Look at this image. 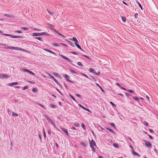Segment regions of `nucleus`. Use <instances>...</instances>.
<instances>
[{
    "mask_svg": "<svg viewBox=\"0 0 158 158\" xmlns=\"http://www.w3.org/2000/svg\"><path fill=\"white\" fill-rule=\"evenodd\" d=\"M74 125L76 127H78L79 126V125L77 123H75L74 124Z\"/></svg>",
    "mask_w": 158,
    "mask_h": 158,
    "instance_id": "nucleus-56",
    "label": "nucleus"
},
{
    "mask_svg": "<svg viewBox=\"0 0 158 158\" xmlns=\"http://www.w3.org/2000/svg\"><path fill=\"white\" fill-rule=\"evenodd\" d=\"M145 144L146 147L148 148H151L152 147V145L151 143L148 141L146 142L145 143Z\"/></svg>",
    "mask_w": 158,
    "mask_h": 158,
    "instance_id": "nucleus-5",
    "label": "nucleus"
},
{
    "mask_svg": "<svg viewBox=\"0 0 158 158\" xmlns=\"http://www.w3.org/2000/svg\"><path fill=\"white\" fill-rule=\"evenodd\" d=\"M90 77L92 78L91 79H90L91 80H94L95 81H96V79L93 76H90Z\"/></svg>",
    "mask_w": 158,
    "mask_h": 158,
    "instance_id": "nucleus-38",
    "label": "nucleus"
},
{
    "mask_svg": "<svg viewBox=\"0 0 158 158\" xmlns=\"http://www.w3.org/2000/svg\"><path fill=\"white\" fill-rule=\"evenodd\" d=\"M53 75H54L55 76H56V77H60L61 76L58 73H53Z\"/></svg>",
    "mask_w": 158,
    "mask_h": 158,
    "instance_id": "nucleus-15",
    "label": "nucleus"
},
{
    "mask_svg": "<svg viewBox=\"0 0 158 158\" xmlns=\"http://www.w3.org/2000/svg\"><path fill=\"white\" fill-rule=\"evenodd\" d=\"M125 94L126 96H131V94H129L128 93H126Z\"/></svg>",
    "mask_w": 158,
    "mask_h": 158,
    "instance_id": "nucleus-52",
    "label": "nucleus"
},
{
    "mask_svg": "<svg viewBox=\"0 0 158 158\" xmlns=\"http://www.w3.org/2000/svg\"><path fill=\"white\" fill-rule=\"evenodd\" d=\"M127 91L133 94V93H134V91H133V90H132L129 89V90H127Z\"/></svg>",
    "mask_w": 158,
    "mask_h": 158,
    "instance_id": "nucleus-31",
    "label": "nucleus"
},
{
    "mask_svg": "<svg viewBox=\"0 0 158 158\" xmlns=\"http://www.w3.org/2000/svg\"><path fill=\"white\" fill-rule=\"evenodd\" d=\"M50 106L52 108H56V106L55 105L52 104H51Z\"/></svg>",
    "mask_w": 158,
    "mask_h": 158,
    "instance_id": "nucleus-26",
    "label": "nucleus"
},
{
    "mask_svg": "<svg viewBox=\"0 0 158 158\" xmlns=\"http://www.w3.org/2000/svg\"><path fill=\"white\" fill-rule=\"evenodd\" d=\"M122 20L124 22H126V18L125 17H122Z\"/></svg>",
    "mask_w": 158,
    "mask_h": 158,
    "instance_id": "nucleus-44",
    "label": "nucleus"
},
{
    "mask_svg": "<svg viewBox=\"0 0 158 158\" xmlns=\"http://www.w3.org/2000/svg\"><path fill=\"white\" fill-rule=\"evenodd\" d=\"M67 42H68V43L70 45H71V46L73 47H74V45L73 44L72 42L70 41L67 40Z\"/></svg>",
    "mask_w": 158,
    "mask_h": 158,
    "instance_id": "nucleus-12",
    "label": "nucleus"
},
{
    "mask_svg": "<svg viewBox=\"0 0 158 158\" xmlns=\"http://www.w3.org/2000/svg\"><path fill=\"white\" fill-rule=\"evenodd\" d=\"M137 3H138V5H139V6L141 8V10H142V6L141 5V4L138 2H137Z\"/></svg>",
    "mask_w": 158,
    "mask_h": 158,
    "instance_id": "nucleus-46",
    "label": "nucleus"
},
{
    "mask_svg": "<svg viewBox=\"0 0 158 158\" xmlns=\"http://www.w3.org/2000/svg\"><path fill=\"white\" fill-rule=\"evenodd\" d=\"M17 50H19L21 51L23 50V49L19 48H18V49H17Z\"/></svg>",
    "mask_w": 158,
    "mask_h": 158,
    "instance_id": "nucleus-59",
    "label": "nucleus"
},
{
    "mask_svg": "<svg viewBox=\"0 0 158 158\" xmlns=\"http://www.w3.org/2000/svg\"><path fill=\"white\" fill-rule=\"evenodd\" d=\"M49 27L52 29L53 28H54L55 27H54V25L51 24H49L48 25Z\"/></svg>",
    "mask_w": 158,
    "mask_h": 158,
    "instance_id": "nucleus-21",
    "label": "nucleus"
},
{
    "mask_svg": "<svg viewBox=\"0 0 158 158\" xmlns=\"http://www.w3.org/2000/svg\"><path fill=\"white\" fill-rule=\"evenodd\" d=\"M81 126L84 129H85V127L83 123H82L81 124Z\"/></svg>",
    "mask_w": 158,
    "mask_h": 158,
    "instance_id": "nucleus-40",
    "label": "nucleus"
},
{
    "mask_svg": "<svg viewBox=\"0 0 158 158\" xmlns=\"http://www.w3.org/2000/svg\"><path fill=\"white\" fill-rule=\"evenodd\" d=\"M18 84V82H14L11 83H10L8 84V85L9 86H12L15 85H17Z\"/></svg>",
    "mask_w": 158,
    "mask_h": 158,
    "instance_id": "nucleus-8",
    "label": "nucleus"
},
{
    "mask_svg": "<svg viewBox=\"0 0 158 158\" xmlns=\"http://www.w3.org/2000/svg\"><path fill=\"white\" fill-rule=\"evenodd\" d=\"M114 146L116 148H118V146L117 144L114 143H113Z\"/></svg>",
    "mask_w": 158,
    "mask_h": 158,
    "instance_id": "nucleus-35",
    "label": "nucleus"
},
{
    "mask_svg": "<svg viewBox=\"0 0 158 158\" xmlns=\"http://www.w3.org/2000/svg\"><path fill=\"white\" fill-rule=\"evenodd\" d=\"M44 50L46 51H47V52H50V53H52V54H54L55 55H56V53H55L54 52H53L52 51H50V50H49V49H44Z\"/></svg>",
    "mask_w": 158,
    "mask_h": 158,
    "instance_id": "nucleus-7",
    "label": "nucleus"
},
{
    "mask_svg": "<svg viewBox=\"0 0 158 158\" xmlns=\"http://www.w3.org/2000/svg\"><path fill=\"white\" fill-rule=\"evenodd\" d=\"M2 35L5 36H10V37L12 38H23V37L21 36H14L11 35L6 34H3Z\"/></svg>",
    "mask_w": 158,
    "mask_h": 158,
    "instance_id": "nucleus-2",
    "label": "nucleus"
},
{
    "mask_svg": "<svg viewBox=\"0 0 158 158\" xmlns=\"http://www.w3.org/2000/svg\"><path fill=\"white\" fill-rule=\"evenodd\" d=\"M81 75H82V76L87 77V78H88V76L85 74L84 73H81Z\"/></svg>",
    "mask_w": 158,
    "mask_h": 158,
    "instance_id": "nucleus-36",
    "label": "nucleus"
},
{
    "mask_svg": "<svg viewBox=\"0 0 158 158\" xmlns=\"http://www.w3.org/2000/svg\"><path fill=\"white\" fill-rule=\"evenodd\" d=\"M27 72L29 73L30 74H31L32 75H35V74L33 73L31 71L29 70H28Z\"/></svg>",
    "mask_w": 158,
    "mask_h": 158,
    "instance_id": "nucleus-33",
    "label": "nucleus"
},
{
    "mask_svg": "<svg viewBox=\"0 0 158 158\" xmlns=\"http://www.w3.org/2000/svg\"><path fill=\"white\" fill-rule=\"evenodd\" d=\"M138 16V14L137 13H136L135 15V17L136 19H137V17Z\"/></svg>",
    "mask_w": 158,
    "mask_h": 158,
    "instance_id": "nucleus-57",
    "label": "nucleus"
},
{
    "mask_svg": "<svg viewBox=\"0 0 158 158\" xmlns=\"http://www.w3.org/2000/svg\"><path fill=\"white\" fill-rule=\"evenodd\" d=\"M4 16L9 18H12L14 17V16L8 14H5Z\"/></svg>",
    "mask_w": 158,
    "mask_h": 158,
    "instance_id": "nucleus-11",
    "label": "nucleus"
},
{
    "mask_svg": "<svg viewBox=\"0 0 158 158\" xmlns=\"http://www.w3.org/2000/svg\"><path fill=\"white\" fill-rule=\"evenodd\" d=\"M75 45L78 48L83 51V50L81 48L80 46L78 44H75Z\"/></svg>",
    "mask_w": 158,
    "mask_h": 158,
    "instance_id": "nucleus-23",
    "label": "nucleus"
},
{
    "mask_svg": "<svg viewBox=\"0 0 158 158\" xmlns=\"http://www.w3.org/2000/svg\"><path fill=\"white\" fill-rule=\"evenodd\" d=\"M109 124L111 126L113 127H115V125H114V124L113 123H109Z\"/></svg>",
    "mask_w": 158,
    "mask_h": 158,
    "instance_id": "nucleus-29",
    "label": "nucleus"
},
{
    "mask_svg": "<svg viewBox=\"0 0 158 158\" xmlns=\"http://www.w3.org/2000/svg\"><path fill=\"white\" fill-rule=\"evenodd\" d=\"M35 39H38V40H40V41H42V37H35Z\"/></svg>",
    "mask_w": 158,
    "mask_h": 158,
    "instance_id": "nucleus-30",
    "label": "nucleus"
},
{
    "mask_svg": "<svg viewBox=\"0 0 158 158\" xmlns=\"http://www.w3.org/2000/svg\"><path fill=\"white\" fill-rule=\"evenodd\" d=\"M89 72H92V73H95V70L93 69L92 68H90L89 69Z\"/></svg>",
    "mask_w": 158,
    "mask_h": 158,
    "instance_id": "nucleus-16",
    "label": "nucleus"
},
{
    "mask_svg": "<svg viewBox=\"0 0 158 158\" xmlns=\"http://www.w3.org/2000/svg\"><path fill=\"white\" fill-rule=\"evenodd\" d=\"M54 81L56 83V84L58 85H60L59 82L57 81V80L56 79H54Z\"/></svg>",
    "mask_w": 158,
    "mask_h": 158,
    "instance_id": "nucleus-48",
    "label": "nucleus"
},
{
    "mask_svg": "<svg viewBox=\"0 0 158 158\" xmlns=\"http://www.w3.org/2000/svg\"><path fill=\"white\" fill-rule=\"evenodd\" d=\"M52 45L53 46H59V45L57 44L56 43H52Z\"/></svg>",
    "mask_w": 158,
    "mask_h": 158,
    "instance_id": "nucleus-27",
    "label": "nucleus"
},
{
    "mask_svg": "<svg viewBox=\"0 0 158 158\" xmlns=\"http://www.w3.org/2000/svg\"><path fill=\"white\" fill-rule=\"evenodd\" d=\"M15 32H17L18 33H21L22 32L21 31L17 30L15 31Z\"/></svg>",
    "mask_w": 158,
    "mask_h": 158,
    "instance_id": "nucleus-50",
    "label": "nucleus"
},
{
    "mask_svg": "<svg viewBox=\"0 0 158 158\" xmlns=\"http://www.w3.org/2000/svg\"><path fill=\"white\" fill-rule=\"evenodd\" d=\"M17 50H19L21 51L23 50V49L19 48H18V49H17Z\"/></svg>",
    "mask_w": 158,
    "mask_h": 158,
    "instance_id": "nucleus-60",
    "label": "nucleus"
},
{
    "mask_svg": "<svg viewBox=\"0 0 158 158\" xmlns=\"http://www.w3.org/2000/svg\"><path fill=\"white\" fill-rule=\"evenodd\" d=\"M48 34L46 32H41V33H35L32 34L33 36H41L42 35H48Z\"/></svg>",
    "mask_w": 158,
    "mask_h": 158,
    "instance_id": "nucleus-1",
    "label": "nucleus"
},
{
    "mask_svg": "<svg viewBox=\"0 0 158 158\" xmlns=\"http://www.w3.org/2000/svg\"><path fill=\"white\" fill-rule=\"evenodd\" d=\"M82 56H83L85 57V58H87V59H90V58L89 57V56H86V55H83Z\"/></svg>",
    "mask_w": 158,
    "mask_h": 158,
    "instance_id": "nucleus-37",
    "label": "nucleus"
},
{
    "mask_svg": "<svg viewBox=\"0 0 158 158\" xmlns=\"http://www.w3.org/2000/svg\"><path fill=\"white\" fill-rule=\"evenodd\" d=\"M69 97L73 99V100H74V101H76V100H75V98H74V97L72 96V95L71 94H69Z\"/></svg>",
    "mask_w": 158,
    "mask_h": 158,
    "instance_id": "nucleus-20",
    "label": "nucleus"
},
{
    "mask_svg": "<svg viewBox=\"0 0 158 158\" xmlns=\"http://www.w3.org/2000/svg\"><path fill=\"white\" fill-rule=\"evenodd\" d=\"M39 105L40 106H41L42 107L44 108L45 109H46V108L43 105H41V104H40V103L39 104Z\"/></svg>",
    "mask_w": 158,
    "mask_h": 158,
    "instance_id": "nucleus-54",
    "label": "nucleus"
},
{
    "mask_svg": "<svg viewBox=\"0 0 158 158\" xmlns=\"http://www.w3.org/2000/svg\"><path fill=\"white\" fill-rule=\"evenodd\" d=\"M70 53L75 55H77V54L76 52H70Z\"/></svg>",
    "mask_w": 158,
    "mask_h": 158,
    "instance_id": "nucleus-45",
    "label": "nucleus"
},
{
    "mask_svg": "<svg viewBox=\"0 0 158 158\" xmlns=\"http://www.w3.org/2000/svg\"><path fill=\"white\" fill-rule=\"evenodd\" d=\"M133 98L137 101L139 100V99L136 97H133Z\"/></svg>",
    "mask_w": 158,
    "mask_h": 158,
    "instance_id": "nucleus-28",
    "label": "nucleus"
},
{
    "mask_svg": "<svg viewBox=\"0 0 158 158\" xmlns=\"http://www.w3.org/2000/svg\"><path fill=\"white\" fill-rule=\"evenodd\" d=\"M78 105L81 108H83L84 110H85V107H84V106H82V105H81L80 104H79Z\"/></svg>",
    "mask_w": 158,
    "mask_h": 158,
    "instance_id": "nucleus-41",
    "label": "nucleus"
},
{
    "mask_svg": "<svg viewBox=\"0 0 158 158\" xmlns=\"http://www.w3.org/2000/svg\"><path fill=\"white\" fill-rule=\"evenodd\" d=\"M39 138L40 139V141H41V140H42L41 137V135L40 134H39Z\"/></svg>",
    "mask_w": 158,
    "mask_h": 158,
    "instance_id": "nucleus-61",
    "label": "nucleus"
},
{
    "mask_svg": "<svg viewBox=\"0 0 158 158\" xmlns=\"http://www.w3.org/2000/svg\"><path fill=\"white\" fill-rule=\"evenodd\" d=\"M100 72L99 71H98V73H96V72H95V74L96 75H99L100 74Z\"/></svg>",
    "mask_w": 158,
    "mask_h": 158,
    "instance_id": "nucleus-51",
    "label": "nucleus"
},
{
    "mask_svg": "<svg viewBox=\"0 0 158 158\" xmlns=\"http://www.w3.org/2000/svg\"><path fill=\"white\" fill-rule=\"evenodd\" d=\"M77 64L78 65L80 66H83L81 62H78L77 63Z\"/></svg>",
    "mask_w": 158,
    "mask_h": 158,
    "instance_id": "nucleus-47",
    "label": "nucleus"
},
{
    "mask_svg": "<svg viewBox=\"0 0 158 158\" xmlns=\"http://www.w3.org/2000/svg\"><path fill=\"white\" fill-rule=\"evenodd\" d=\"M37 89L36 88H34L33 89H32V91H33V92H37Z\"/></svg>",
    "mask_w": 158,
    "mask_h": 158,
    "instance_id": "nucleus-43",
    "label": "nucleus"
},
{
    "mask_svg": "<svg viewBox=\"0 0 158 158\" xmlns=\"http://www.w3.org/2000/svg\"><path fill=\"white\" fill-rule=\"evenodd\" d=\"M90 147L92 148H93L94 145L96 146V144L94 140H92L91 142L90 143Z\"/></svg>",
    "mask_w": 158,
    "mask_h": 158,
    "instance_id": "nucleus-4",
    "label": "nucleus"
},
{
    "mask_svg": "<svg viewBox=\"0 0 158 158\" xmlns=\"http://www.w3.org/2000/svg\"><path fill=\"white\" fill-rule=\"evenodd\" d=\"M21 29L24 30H28L29 29L28 28L26 27H22Z\"/></svg>",
    "mask_w": 158,
    "mask_h": 158,
    "instance_id": "nucleus-34",
    "label": "nucleus"
},
{
    "mask_svg": "<svg viewBox=\"0 0 158 158\" xmlns=\"http://www.w3.org/2000/svg\"><path fill=\"white\" fill-rule=\"evenodd\" d=\"M144 124L147 126H148V123L146 122H144Z\"/></svg>",
    "mask_w": 158,
    "mask_h": 158,
    "instance_id": "nucleus-55",
    "label": "nucleus"
},
{
    "mask_svg": "<svg viewBox=\"0 0 158 158\" xmlns=\"http://www.w3.org/2000/svg\"><path fill=\"white\" fill-rule=\"evenodd\" d=\"M53 30L56 32L57 34H58V35L62 36V37H65L64 36V35H62L61 33H60L58 31H57L55 29H53Z\"/></svg>",
    "mask_w": 158,
    "mask_h": 158,
    "instance_id": "nucleus-9",
    "label": "nucleus"
},
{
    "mask_svg": "<svg viewBox=\"0 0 158 158\" xmlns=\"http://www.w3.org/2000/svg\"><path fill=\"white\" fill-rule=\"evenodd\" d=\"M76 95L77 97H78V98H81V95H80V94H76Z\"/></svg>",
    "mask_w": 158,
    "mask_h": 158,
    "instance_id": "nucleus-62",
    "label": "nucleus"
},
{
    "mask_svg": "<svg viewBox=\"0 0 158 158\" xmlns=\"http://www.w3.org/2000/svg\"><path fill=\"white\" fill-rule=\"evenodd\" d=\"M60 128L61 129V130H62V131L64 132L67 135H68V131L67 129H66L65 128H61V127H60Z\"/></svg>",
    "mask_w": 158,
    "mask_h": 158,
    "instance_id": "nucleus-6",
    "label": "nucleus"
},
{
    "mask_svg": "<svg viewBox=\"0 0 158 158\" xmlns=\"http://www.w3.org/2000/svg\"><path fill=\"white\" fill-rule=\"evenodd\" d=\"M12 115L13 116H18V115L17 114L13 112H12Z\"/></svg>",
    "mask_w": 158,
    "mask_h": 158,
    "instance_id": "nucleus-42",
    "label": "nucleus"
},
{
    "mask_svg": "<svg viewBox=\"0 0 158 158\" xmlns=\"http://www.w3.org/2000/svg\"><path fill=\"white\" fill-rule=\"evenodd\" d=\"M20 70L22 71H23V72H28V70L27 69H23V68H21L20 69Z\"/></svg>",
    "mask_w": 158,
    "mask_h": 158,
    "instance_id": "nucleus-19",
    "label": "nucleus"
},
{
    "mask_svg": "<svg viewBox=\"0 0 158 158\" xmlns=\"http://www.w3.org/2000/svg\"><path fill=\"white\" fill-rule=\"evenodd\" d=\"M69 70L72 73H73L76 74H77V73L75 71H74V70H73V69H69Z\"/></svg>",
    "mask_w": 158,
    "mask_h": 158,
    "instance_id": "nucleus-18",
    "label": "nucleus"
},
{
    "mask_svg": "<svg viewBox=\"0 0 158 158\" xmlns=\"http://www.w3.org/2000/svg\"><path fill=\"white\" fill-rule=\"evenodd\" d=\"M63 76L64 77H65L66 78H69V76L68 75H67V74H64L63 75Z\"/></svg>",
    "mask_w": 158,
    "mask_h": 158,
    "instance_id": "nucleus-39",
    "label": "nucleus"
},
{
    "mask_svg": "<svg viewBox=\"0 0 158 158\" xmlns=\"http://www.w3.org/2000/svg\"><path fill=\"white\" fill-rule=\"evenodd\" d=\"M96 85H97L100 89H101V90H102V91L103 92V93H105V91L97 83L96 84Z\"/></svg>",
    "mask_w": 158,
    "mask_h": 158,
    "instance_id": "nucleus-14",
    "label": "nucleus"
},
{
    "mask_svg": "<svg viewBox=\"0 0 158 158\" xmlns=\"http://www.w3.org/2000/svg\"><path fill=\"white\" fill-rule=\"evenodd\" d=\"M148 136L151 139H153V137L152 136H151V135H148Z\"/></svg>",
    "mask_w": 158,
    "mask_h": 158,
    "instance_id": "nucleus-64",
    "label": "nucleus"
},
{
    "mask_svg": "<svg viewBox=\"0 0 158 158\" xmlns=\"http://www.w3.org/2000/svg\"><path fill=\"white\" fill-rule=\"evenodd\" d=\"M80 144L82 145L83 146L85 147H86V143H84V142H81Z\"/></svg>",
    "mask_w": 158,
    "mask_h": 158,
    "instance_id": "nucleus-32",
    "label": "nucleus"
},
{
    "mask_svg": "<svg viewBox=\"0 0 158 158\" xmlns=\"http://www.w3.org/2000/svg\"><path fill=\"white\" fill-rule=\"evenodd\" d=\"M107 130H108L111 133L113 134H115V132L111 129L109 127H107L106 128Z\"/></svg>",
    "mask_w": 158,
    "mask_h": 158,
    "instance_id": "nucleus-10",
    "label": "nucleus"
},
{
    "mask_svg": "<svg viewBox=\"0 0 158 158\" xmlns=\"http://www.w3.org/2000/svg\"><path fill=\"white\" fill-rule=\"evenodd\" d=\"M70 40H73V41H74V42H75V41H76L77 40V39L75 37H73V38L72 39H71V38H70Z\"/></svg>",
    "mask_w": 158,
    "mask_h": 158,
    "instance_id": "nucleus-25",
    "label": "nucleus"
},
{
    "mask_svg": "<svg viewBox=\"0 0 158 158\" xmlns=\"http://www.w3.org/2000/svg\"><path fill=\"white\" fill-rule=\"evenodd\" d=\"M28 88V86H24V87L23 88V90H25V89H27Z\"/></svg>",
    "mask_w": 158,
    "mask_h": 158,
    "instance_id": "nucleus-49",
    "label": "nucleus"
},
{
    "mask_svg": "<svg viewBox=\"0 0 158 158\" xmlns=\"http://www.w3.org/2000/svg\"><path fill=\"white\" fill-rule=\"evenodd\" d=\"M48 120V121H49V122H50L53 125V126L54 127H56L55 125H54V124L50 118H49Z\"/></svg>",
    "mask_w": 158,
    "mask_h": 158,
    "instance_id": "nucleus-17",
    "label": "nucleus"
},
{
    "mask_svg": "<svg viewBox=\"0 0 158 158\" xmlns=\"http://www.w3.org/2000/svg\"><path fill=\"white\" fill-rule=\"evenodd\" d=\"M59 55L62 58L68 61L69 62H71L72 61L69 59L67 57H66V56H65L61 54H59Z\"/></svg>",
    "mask_w": 158,
    "mask_h": 158,
    "instance_id": "nucleus-3",
    "label": "nucleus"
},
{
    "mask_svg": "<svg viewBox=\"0 0 158 158\" xmlns=\"http://www.w3.org/2000/svg\"><path fill=\"white\" fill-rule=\"evenodd\" d=\"M110 103L113 106H115V105L112 102H110Z\"/></svg>",
    "mask_w": 158,
    "mask_h": 158,
    "instance_id": "nucleus-58",
    "label": "nucleus"
},
{
    "mask_svg": "<svg viewBox=\"0 0 158 158\" xmlns=\"http://www.w3.org/2000/svg\"><path fill=\"white\" fill-rule=\"evenodd\" d=\"M132 153L133 154L135 155H137V156H139V154L137 153H136L134 151H133L132 152Z\"/></svg>",
    "mask_w": 158,
    "mask_h": 158,
    "instance_id": "nucleus-24",
    "label": "nucleus"
},
{
    "mask_svg": "<svg viewBox=\"0 0 158 158\" xmlns=\"http://www.w3.org/2000/svg\"><path fill=\"white\" fill-rule=\"evenodd\" d=\"M48 12L51 15H53L54 14V12L52 11H50L48 10H47Z\"/></svg>",
    "mask_w": 158,
    "mask_h": 158,
    "instance_id": "nucleus-22",
    "label": "nucleus"
},
{
    "mask_svg": "<svg viewBox=\"0 0 158 158\" xmlns=\"http://www.w3.org/2000/svg\"><path fill=\"white\" fill-rule=\"evenodd\" d=\"M2 77L3 78H8L10 77V76L6 74H2Z\"/></svg>",
    "mask_w": 158,
    "mask_h": 158,
    "instance_id": "nucleus-13",
    "label": "nucleus"
},
{
    "mask_svg": "<svg viewBox=\"0 0 158 158\" xmlns=\"http://www.w3.org/2000/svg\"><path fill=\"white\" fill-rule=\"evenodd\" d=\"M48 74L49 76L50 77V78H52L53 77V76H52V75H51L49 73H48Z\"/></svg>",
    "mask_w": 158,
    "mask_h": 158,
    "instance_id": "nucleus-53",
    "label": "nucleus"
},
{
    "mask_svg": "<svg viewBox=\"0 0 158 158\" xmlns=\"http://www.w3.org/2000/svg\"><path fill=\"white\" fill-rule=\"evenodd\" d=\"M13 49H15V50H17L18 49V47H13Z\"/></svg>",
    "mask_w": 158,
    "mask_h": 158,
    "instance_id": "nucleus-63",
    "label": "nucleus"
}]
</instances>
